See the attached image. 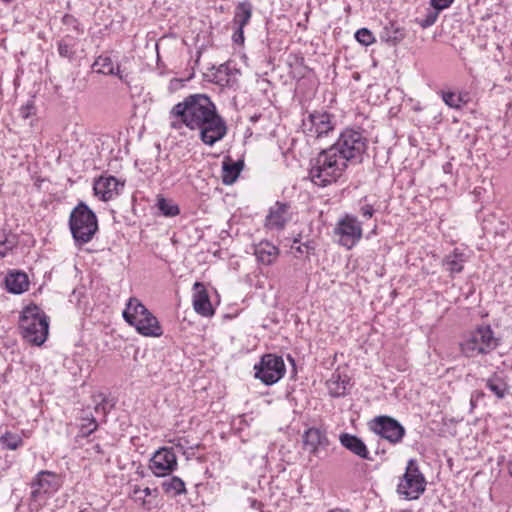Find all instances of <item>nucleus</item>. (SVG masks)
<instances>
[{"label":"nucleus","mask_w":512,"mask_h":512,"mask_svg":"<svg viewBox=\"0 0 512 512\" xmlns=\"http://www.w3.org/2000/svg\"><path fill=\"white\" fill-rule=\"evenodd\" d=\"M170 127L180 130L187 127L198 130L201 141L213 146L222 140L228 131L225 120L206 94H191L175 104L169 112Z\"/></svg>","instance_id":"f257e3e1"},{"label":"nucleus","mask_w":512,"mask_h":512,"mask_svg":"<svg viewBox=\"0 0 512 512\" xmlns=\"http://www.w3.org/2000/svg\"><path fill=\"white\" fill-rule=\"evenodd\" d=\"M348 165L340 154L330 146L311 160L309 178L315 185L327 187L343 176Z\"/></svg>","instance_id":"f03ea898"},{"label":"nucleus","mask_w":512,"mask_h":512,"mask_svg":"<svg viewBox=\"0 0 512 512\" xmlns=\"http://www.w3.org/2000/svg\"><path fill=\"white\" fill-rule=\"evenodd\" d=\"M21 333L29 343L42 345L49 333V318L37 305L27 306L20 316Z\"/></svg>","instance_id":"7ed1b4c3"},{"label":"nucleus","mask_w":512,"mask_h":512,"mask_svg":"<svg viewBox=\"0 0 512 512\" xmlns=\"http://www.w3.org/2000/svg\"><path fill=\"white\" fill-rule=\"evenodd\" d=\"M368 143L361 130L345 128L331 146L348 164H360L367 152Z\"/></svg>","instance_id":"20e7f679"},{"label":"nucleus","mask_w":512,"mask_h":512,"mask_svg":"<svg viewBox=\"0 0 512 512\" xmlns=\"http://www.w3.org/2000/svg\"><path fill=\"white\" fill-rule=\"evenodd\" d=\"M69 228L76 245L82 246L89 243L98 231V220L95 213L80 202L71 211Z\"/></svg>","instance_id":"39448f33"},{"label":"nucleus","mask_w":512,"mask_h":512,"mask_svg":"<svg viewBox=\"0 0 512 512\" xmlns=\"http://www.w3.org/2000/svg\"><path fill=\"white\" fill-rule=\"evenodd\" d=\"M498 346V340L490 326H480L464 336L460 350L465 357L475 358L492 352Z\"/></svg>","instance_id":"423d86ee"},{"label":"nucleus","mask_w":512,"mask_h":512,"mask_svg":"<svg viewBox=\"0 0 512 512\" xmlns=\"http://www.w3.org/2000/svg\"><path fill=\"white\" fill-rule=\"evenodd\" d=\"M426 480L415 459H410L406 471L397 485V492L406 500H416L425 491Z\"/></svg>","instance_id":"0eeeda50"},{"label":"nucleus","mask_w":512,"mask_h":512,"mask_svg":"<svg viewBox=\"0 0 512 512\" xmlns=\"http://www.w3.org/2000/svg\"><path fill=\"white\" fill-rule=\"evenodd\" d=\"M336 127L335 115L324 111L315 110L308 113L302 120V129L308 138L321 139L333 133Z\"/></svg>","instance_id":"6e6552de"},{"label":"nucleus","mask_w":512,"mask_h":512,"mask_svg":"<svg viewBox=\"0 0 512 512\" xmlns=\"http://www.w3.org/2000/svg\"><path fill=\"white\" fill-rule=\"evenodd\" d=\"M255 377L265 385H273L281 380L286 373V366L281 356L265 354L254 366Z\"/></svg>","instance_id":"1a4fd4ad"},{"label":"nucleus","mask_w":512,"mask_h":512,"mask_svg":"<svg viewBox=\"0 0 512 512\" xmlns=\"http://www.w3.org/2000/svg\"><path fill=\"white\" fill-rule=\"evenodd\" d=\"M62 483L59 474L42 470L35 475L31 482V498L34 501H43L56 493L61 488Z\"/></svg>","instance_id":"9d476101"},{"label":"nucleus","mask_w":512,"mask_h":512,"mask_svg":"<svg viewBox=\"0 0 512 512\" xmlns=\"http://www.w3.org/2000/svg\"><path fill=\"white\" fill-rule=\"evenodd\" d=\"M334 233L339 237L338 243L350 250L361 240L362 226L356 217L345 215L337 222Z\"/></svg>","instance_id":"9b49d317"},{"label":"nucleus","mask_w":512,"mask_h":512,"mask_svg":"<svg viewBox=\"0 0 512 512\" xmlns=\"http://www.w3.org/2000/svg\"><path fill=\"white\" fill-rule=\"evenodd\" d=\"M370 428L391 444L401 442L405 435L404 427L397 420L389 416H378L374 418L370 423Z\"/></svg>","instance_id":"f8f14e48"},{"label":"nucleus","mask_w":512,"mask_h":512,"mask_svg":"<svg viewBox=\"0 0 512 512\" xmlns=\"http://www.w3.org/2000/svg\"><path fill=\"white\" fill-rule=\"evenodd\" d=\"M178 467L177 457L172 448L158 449L150 459L149 469L156 477H165Z\"/></svg>","instance_id":"ddd939ff"},{"label":"nucleus","mask_w":512,"mask_h":512,"mask_svg":"<svg viewBox=\"0 0 512 512\" xmlns=\"http://www.w3.org/2000/svg\"><path fill=\"white\" fill-rule=\"evenodd\" d=\"M125 183L114 176H101L94 181L95 196L102 201H110L117 197L124 188Z\"/></svg>","instance_id":"4468645a"},{"label":"nucleus","mask_w":512,"mask_h":512,"mask_svg":"<svg viewBox=\"0 0 512 512\" xmlns=\"http://www.w3.org/2000/svg\"><path fill=\"white\" fill-rule=\"evenodd\" d=\"M193 308L195 312L203 317H211L215 311L212 307L207 289L201 282H195L193 285Z\"/></svg>","instance_id":"2eb2a0df"},{"label":"nucleus","mask_w":512,"mask_h":512,"mask_svg":"<svg viewBox=\"0 0 512 512\" xmlns=\"http://www.w3.org/2000/svg\"><path fill=\"white\" fill-rule=\"evenodd\" d=\"M303 443L305 449L315 456L318 455L320 449H325L329 446L326 433L315 427L309 428L304 432Z\"/></svg>","instance_id":"dca6fc26"},{"label":"nucleus","mask_w":512,"mask_h":512,"mask_svg":"<svg viewBox=\"0 0 512 512\" xmlns=\"http://www.w3.org/2000/svg\"><path fill=\"white\" fill-rule=\"evenodd\" d=\"M289 205L286 203L276 202L266 217L265 225L269 229L281 230L289 220Z\"/></svg>","instance_id":"f3484780"},{"label":"nucleus","mask_w":512,"mask_h":512,"mask_svg":"<svg viewBox=\"0 0 512 512\" xmlns=\"http://www.w3.org/2000/svg\"><path fill=\"white\" fill-rule=\"evenodd\" d=\"M135 323V330L142 336L158 338L163 335L162 326L151 312Z\"/></svg>","instance_id":"a211bd4d"},{"label":"nucleus","mask_w":512,"mask_h":512,"mask_svg":"<svg viewBox=\"0 0 512 512\" xmlns=\"http://www.w3.org/2000/svg\"><path fill=\"white\" fill-rule=\"evenodd\" d=\"M149 312L150 311L138 298L131 297L126 303V307L123 310L122 316L130 326L134 327L136 325L134 322L139 321Z\"/></svg>","instance_id":"6ab92c4d"},{"label":"nucleus","mask_w":512,"mask_h":512,"mask_svg":"<svg viewBox=\"0 0 512 512\" xmlns=\"http://www.w3.org/2000/svg\"><path fill=\"white\" fill-rule=\"evenodd\" d=\"M341 445L356 456L370 460L369 451L365 443L356 435L342 433L339 436Z\"/></svg>","instance_id":"aec40b11"},{"label":"nucleus","mask_w":512,"mask_h":512,"mask_svg":"<svg viewBox=\"0 0 512 512\" xmlns=\"http://www.w3.org/2000/svg\"><path fill=\"white\" fill-rule=\"evenodd\" d=\"M329 394L332 397H342L348 393L350 387V378L342 374L338 369L331 375L326 383Z\"/></svg>","instance_id":"412c9836"},{"label":"nucleus","mask_w":512,"mask_h":512,"mask_svg":"<svg viewBox=\"0 0 512 512\" xmlns=\"http://www.w3.org/2000/svg\"><path fill=\"white\" fill-rule=\"evenodd\" d=\"M406 37V30L396 21H389L382 29L380 38L390 46H396Z\"/></svg>","instance_id":"4be33fe9"},{"label":"nucleus","mask_w":512,"mask_h":512,"mask_svg":"<svg viewBox=\"0 0 512 512\" xmlns=\"http://www.w3.org/2000/svg\"><path fill=\"white\" fill-rule=\"evenodd\" d=\"M5 286L9 292L21 294L29 288L28 276L21 271H11L5 277Z\"/></svg>","instance_id":"5701e85b"},{"label":"nucleus","mask_w":512,"mask_h":512,"mask_svg":"<svg viewBox=\"0 0 512 512\" xmlns=\"http://www.w3.org/2000/svg\"><path fill=\"white\" fill-rule=\"evenodd\" d=\"M159 494L158 489H151L146 487L141 489L139 485H133L131 492L129 494L130 498L137 503L142 509L146 511L152 510L155 506L152 504V501L147 499V497L154 496L157 497Z\"/></svg>","instance_id":"b1692460"},{"label":"nucleus","mask_w":512,"mask_h":512,"mask_svg":"<svg viewBox=\"0 0 512 512\" xmlns=\"http://www.w3.org/2000/svg\"><path fill=\"white\" fill-rule=\"evenodd\" d=\"M254 254L258 262L264 265H271L277 260L279 249L268 241H261L255 246Z\"/></svg>","instance_id":"393cba45"},{"label":"nucleus","mask_w":512,"mask_h":512,"mask_svg":"<svg viewBox=\"0 0 512 512\" xmlns=\"http://www.w3.org/2000/svg\"><path fill=\"white\" fill-rule=\"evenodd\" d=\"M465 262V255L462 252H459L458 249H455L444 258L443 265L453 277L455 274L462 272Z\"/></svg>","instance_id":"a878e982"},{"label":"nucleus","mask_w":512,"mask_h":512,"mask_svg":"<svg viewBox=\"0 0 512 512\" xmlns=\"http://www.w3.org/2000/svg\"><path fill=\"white\" fill-rule=\"evenodd\" d=\"M253 6L249 1L239 2L235 8L233 24L235 27L248 25L252 17Z\"/></svg>","instance_id":"bb28decb"},{"label":"nucleus","mask_w":512,"mask_h":512,"mask_svg":"<svg viewBox=\"0 0 512 512\" xmlns=\"http://www.w3.org/2000/svg\"><path fill=\"white\" fill-rule=\"evenodd\" d=\"M93 68L97 73L104 75H118L119 73V66H115L108 55L98 56L93 63Z\"/></svg>","instance_id":"cd10ccee"},{"label":"nucleus","mask_w":512,"mask_h":512,"mask_svg":"<svg viewBox=\"0 0 512 512\" xmlns=\"http://www.w3.org/2000/svg\"><path fill=\"white\" fill-rule=\"evenodd\" d=\"M486 387L499 399H503L509 390V386L506 381L497 374H493L487 379Z\"/></svg>","instance_id":"c85d7f7f"},{"label":"nucleus","mask_w":512,"mask_h":512,"mask_svg":"<svg viewBox=\"0 0 512 512\" xmlns=\"http://www.w3.org/2000/svg\"><path fill=\"white\" fill-rule=\"evenodd\" d=\"M243 164L242 162H223L222 181L226 185L233 184L238 178Z\"/></svg>","instance_id":"c756f323"},{"label":"nucleus","mask_w":512,"mask_h":512,"mask_svg":"<svg viewBox=\"0 0 512 512\" xmlns=\"http://www.w3.org/2000/svg\"><path fill=\"white\" fill-rule=\"evenodd\" d=\"M57 49L61 57L72 60L76 54V40L70 36H65L58 41Z\"/></svg>","instance_id":"7c9ffc66"},{"label":"nucleus","mask_w":512,"mask_h":512,"mask_svg":"<svg viewBox=\"0 0 512 512\" xmlns=\"http://www.w3.org/2000/svg\"><path fill=\"white\" fill-rule=\"evenodd\" d=\"M162 489L166 494H171L173 496L186 493L184 481L177 476H173L169 480L162 482Z\"/></svg>","instance_id":"2f4dec72"},{"label":"nucleus","mask_w":512,"mask_h":512,"mask_svg":"<svg viewBox=\"0 0 512 512\" xmlns=\"http://www.w3.org/2000/svg\"><path fill=\"white\" fill-rule=\"evenodd\" d=\"M156 206L165 217H175L180 214L179 206L163 196L157 197Z\"/></svg>","instance_id":"473e14b6"},{"label":"nucleus","mask_w":512,"mask_h":512,"mask_svg":"<svg viewBox=\"0 0 512 512\" xmlns=\"http://www.w3.org/2000/svg\"><path fill=\"white\" fill-rule=\"evenodd\" d=\"M17 244L13 234L0 229V258H4Z\"/></svg>","instance_id":"72a5a7b5"},{"label":"nucleus","mask_w":512,"mask_h":512,"mask_svg":"<svg viewBox=\"0 0 512 512\" xmlns=\"http://www.w3.org/2000/svg\"><path fill=\"white\" fill-rule=\"evenodd\" d=\"M1 443L10 450H16L23 444L22 437L13 432H6L1 436Z\"/></svg>","instance_id":"f704fd0d"},{"label":"nucleus","mask_w":512,"mask_h":512,"mask_svg":"<svg viewBox=\"0 0 512 512\" xmlns=\"http://www.w3.org/2000/svg\"><path fill=\"white\" fill-rule=\"evenodd\" d=\"M291 248L299 254H305L307 259H309L310 255L315 254V245L311 241L300 243L295 239Z\"/></svg>","instance_id":"c9c22d12"},{"label":"nucleus","mask_w":512,"mask_h":512,"mask_svg":"<svg viewBox=\"0 0 512 512\" xmlns=\"http://www.w3.org/2000/svg\"><path fill=\"white\" fill-rule=\"evenodd\" d=\"M442 99L450 108L459 109L464 103L460 94L454 92H443Z\"/></svg>","instance_id":"e433bc0d"},{"label":"nucleus","mask_w":512,"mask_h":512,"mask_svg":"<svg viewBox=\"0 0 512 512\" xmlns=\"http://www.w3.org/2000/svg\"><path fill=\"white\" fill-rule=\"evenodd\" d=\"M355 38L360 44L364 46H369L375 42L373 33L367 28H361L357 30L355 33Z\"/></svg>","instance_id":"4c0bfd02"},{"label":"nucleus","mask_w":512,"mask_h":512,"mask_svg":"<svg viewBox=\"0 0 512 512\" xmlns=\"http://www.w3.org/2000/svg\"><path fill=\"white\" fill-rule=\"evenodd\" d=\"M62 23L68 29H72V30L76 31L78 34H82L84 32L83 27L81 26L80 22L73 15L65 14L62 17Z\"/></svg>","instance_id":"58836bf2"},{"label":"nucleus","mask_w":512,"mask_h":512,"mask_svg":"<svg viewBox=\"0 0 512 512\" xmlns=\"http://www.w3.org/2000/svg\"><path fill=\"white\" fill-rule=\"evenodd\" d=\"M438 16H439V11L435 10L433 8V10H429L426 13V15L423 19L418 20V24L422 28H428V27L432 26L437 21Z\"/></svg>","instance_id":"ea45409f"},{"label":"nucleus","mask_w":512,"mask_h":512,"mask_svg":"<svg viewBox=\"0 0 512 512\" xmlns=\"http://www.w3.org/2000/svg\"><path fill=\"white\" fill-rule=\"evenodd\" d=\"M97 427H98V423L95 420V418H93V417L87 418V419H83V422L80 427V431H81L82 435L88 436L91 433H93L95 430H97Z\"/></svg>","instance_id":"a19ab883"},{"label":"nucleus","mask_w":512,"mask_h":512,"mask_svg":"<svg viewBox=\"0 0 512 512\" xmlns=\"http://www.w3.org/2000/svg\"><path fill=\"white\" fill-rule=\"evenodd\" d=\"M19 114H20L21 118H23L25 120L30 118L31 116L35 115L36 107H35L34 101L29 100V101H27L26 104L22 105L21 108L19 109Z\"/></svg>","instance_id":"79ce46f5"},{"label":"nucleus","mask_w":512,"mask_h":512,"mask_svg":"<svg viewBox=\"0 0 512 512\" xmlns=\"http://www.w3.org/2000/svg\"><path fill=\"white\" fill-rule=\"evenodd\" d=\"M454 0H431V6L439 12L448 8Z\"/></svg>","instance_id":"37998d69"},{"label":"nucleus","mask_w":512,"mask_h":512,"mask_svg":"<svg viewBox=\"0 0 512 512\" xmlns=\"http://www.w3.org/2000/svg\"><path fill=\"white\" fill-rule=\"evenodd\" d=\"M232 39L236 44L242 45L244 43V27H235Z\"/></svg>","instance_id":"c03bdc74"},{"label":"nucleus","mask_w":512,"mask_h":512,"mask_svg":"<svg viewBox=\"0 0 512 512\" xmlns=\"http://www.w3.org/2000/svg\"><path fill=\"white\" fill-rule=\"evenodd\" d=\"M361 213L365 218H371L374 213V209L370 205H365L361 208Z\"/></svg>","instance_id":"a18cd8bd"},{"label":"nucleus","mask_w":512,"mask_h":512,"mask_svg":"<svg viewBox=\"0 0 512 512\" xmlns=\"http://www.w3.org/2000/svg\"><path fill=\"white\" fill-rule=\"evenodd\" d=\"M508 471H509V474H510V475H511V477H512V461H510V462L508 463Z\"/></svg>","instance_id":"49530a36"},{"label":"nucleus","mask_w":512,"mask_h":512,"mask_svg":"<svg viewBox=\"0 0 512 512\" xmlns=\"http://www.w3.org/2000/svg\"><path fill=\"white\" fill-rule=\"evenodd\" d=\"M259 118H260V115H254L251 117V121L256 122V121H258Z\"/></svg>","instance_id":"de8ad7c7"},{"label":"nucleus","mask_w":512,"mask_h":512,"mask_svg":"<svg viewBox=\"0 0 512 512\" xmlns=\"http://www.w3.org/2000/svg\"><path fill=\"white\" fill-rule=\"evenodd\" d=\"M136 473H137L140 477H144V471H143V470L138 469V470L136 471Z\"/></svg>","instance_id":"09e8293b"}]
</instances>
